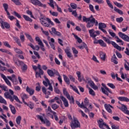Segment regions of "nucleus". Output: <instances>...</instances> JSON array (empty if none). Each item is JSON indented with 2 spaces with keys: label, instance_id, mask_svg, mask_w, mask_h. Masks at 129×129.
<instances>
[{
  "label": "nucleus",
  "instance_id": "nucleus-4",
  "mask_svg": "<svg viewBox=\"0 0 129 129\" xmlns=\"http://www.w3.org/2000/svg\"><path fill=\"white\" fill-rule=\"evenodd\" d=\"M40 22L43 26L46 27L47 28L50 27V24L51 26H54V23H53L49 18L43 17V19H42Z\"/></svg>",
  "mask_w": 129,
  "mask_h": 129
},
{
  "label": "nucleus",
  "instance_id": "nucleus-48",
  "mask_svg": "<svg viewBox=\"0 0 129 129\" xmlns=\"http://www.w3.org/2000/svg\"><path fill=\"white\" fill-rule=\"evenodd\" d=\"M89 94L91 95H92V96H95V92H94V91L92 89L89 88Z\"/></svg>",
  "mask_w": 129,
  "mask_h": 129
},
{
  "label": "nucleus",
  "instance_id": "nucleus-12",
  "mask_svg": "<svg viewBox=\"0 0 129 129\" xmlns=\"http://www.w3.org/2000/svg\"><path fill=\"white\" fill-rule=\"evenodd\" d=\"M36 117H37V118L40 119L41 121H42V122H43L44 123H46L47 126H50V125H51V123H50V121L47 119L44 120V119L43 118V116L40 115H36Z\"/></svg>",
  "mask_w": 129,
  "mask_h": 129
},
{
  "label": "nucleus",
  "instance_id": "nucleus-8",
  "mask_svg": "<svg viewBox=\"0 0 129 129\" xmlns=\"http://www.w3.org/2000/svg\"><path fill=\"white\" fill-rule=\"evenodd\" d=\"M102 85L104 87V88L103 87H102L101 90H102V93L104 94H105L106 95H107V96H108V95H109L108 92H109V93L112 94V92L111 91V90H109V89L108 88H107V86H105V85H104V84L102 83Z\"/></svg>",
  "mask_w": 129,
  "mask_h": 129
},
{
  "label": "nucleus",
  "instance_id": "nucleus-13",
  "mask_svg": "<svg viewBox=\"0 0 129 129\" xmlns=\"http://www.w3.org/2000/svg\"><path fill=\"white\" fill-rule=\"evenodd\" d=\"M0 24H1V28L2 29H10V24L8 22L3 21L2 18L0 19Z\"/></svg>",
  "mask_w": 129,
  "mask_h": 129
},
{
  "label": "nucleus",
  "instance_id": "nucleus-36",
  "mask_svg": "<svg viewBox=\"0 0 129 129\" xmlns=\"http://www.w3.org/2000/svg\"><path fill=\"white\" fill-rule=\"evenodd\" d=\"M25 36H26V37L27 38V39H28V40H29V41L31 42V43H34V39H33L31 35H30L29 34H28V33H25Z\"/></svg>",
  "mask_w": 129,
  "mask_h": 129
},
{
  "label": "nucleus",
  "instance_id": "nucleus-53",
  "mask_svg": "<svg viewBox=\"0 0 129 129\" xmlns=\"http://www.w3.org/2000/svg\"><path fill=\"white\" fill-rule=\"evenodd\" d=\"M86 82H87V83H89V84L90 85L93 82V81H92L91 80V79H90V78L86 77Z\"/></svg>",
  "mask_w": 129,
  "mask_h": 129
},
{
  "label": "nucleus",
  "instance_id": "nucleus-47",
  "mask_svg": "<svg viewBox=\"0 0 129 129\" xmlns=\"http://www.w3.org/2000/svg\"><path fill=\"white\" fill-rule=\"evenodd\" d=\"M20 39L22 43H24L25 42V35H24L22 33H20Z\"/></svg>",
  "mask_w": 129,
  "mask_h": 129
},
{
  "label": "nucleus",
  "instance_id": "nucleus-28",
  "mask_svg": "<svg viewBox=\"0 0 129 129\" xmlns=\"http://www.w3.org/2000/svg\"><path fill=\"white\" fill-rule=\"evenodd\" d=\"M63 80L66 82V83H67V84H68V85H69V84H70V80L69 79L68 77H67V76L65 75H63Z\"/></svg>",
  "mask_w": 129,
  "mask_h": 129
},
{
  "label": "nucleus",
  "instance_id": "nucleus-25",
  "mask_svg": "<svg viewBox=\"0 0 129 129\" xmlns=\"http://www.w3.org/2000/svg\"><path fill=\"white\" fill-rule=\"evenodd\" d=\"M21 98L22 99L23 102L25 103L26 102L25 101V99H28L29 98V97L28 96V95L23 93L21 94Z\"/></svg>",
  "mask_w": 129,
  "mask_h": 129
},
{
  "label": "nucleus",
  "instance_id": "nucleus-31",
  "mask_svg": "<svg viewBox=\"0 0 129 129\" xmlns=\"http://www.w3.org/2000/svg\"><path fill=\"white\" fill-rule=\"evenodd\" d=\"M24 104L30 107V109L34 108V104L32 102H29L28 103L25 102H24Z\"/></svg>",
  "mask_w": 129,
  "mask_h": 129
},
{
  "label": "nucleus",
  "instance_id": "nucleus-18",
  "mask_svg": "<svg viewBox=\"0 0 129 129\" xmlns=\"http://www.w3.org/2000/svg\"><path fill=\"white\" fill-rule=\"evenodd\" d=\"M60 98L63 101L65 107H68V106H69V103H68V100H67V99H66V98L64 97L63 96H60Z\"/></svg>",
  "mask_w": 129,
  "mask_h": 129
},
{
  "label": "nucleus",
  "instance_id": "nucleus-56",
  "mask_svg": "<svg viewBox=\"0 0 129 129\" xmlns=\"http://www.w3.org/2000/svg\"><path fill=\"white\" fill-rule=\"evenodd\" d=\"M71 7L73 9V10H76V9H77V5L75 3H71Z\"/></svg>",
  "mask_w": 129,
  "mask_h": 129
},
{
  "label": "nucleus",
  "instance_id": "nucleus-19",
  "mask_svg": "<svg viewBox=\"0 0 129 129\" xmlns=\"http://www.w3.org/2000/svg\"><path fill=\"white\" fill-rule=\"evenodd\" d=\"M89 33L90 34V37L92 38H95L97 36V35L95 34V30L94 29H92L89 30Z\"/></svg>",
  "mask_w": 129,
  "mask_h": 129
},
{
  "label": "nucleus",
  "instance_id": "nucleus-2",
  "mask_svg": "<svg viewBox=\"0 0 129 129\" xmlns=\"http://www.w3.org/2000/svg\"><path fill=\"white\" fill-rule=\"evenodd\" d=\"M83 22L87 23L86 25L87 28H92L95 23V18L90 20V18H87L86 16H83Z\"/></svg>",
  "mask_w": 129,
  "mask_h": 129
},
{
  "label": "nucleus",
  "instance_id": "nucleus-3",
  "mask_svg": "<svg viewBox=\"0 0 129 129\" xmlns=\"http://www.w3.org/2000/svg\"><path fill=\"white\" fill-rule=\"evenodd\" d=\"M14 62L15 63L17 66L20 67L21 66V69L22 71H26L28 69V66L27 64H25L24 61L20 60L19 59H17L15 57L13 58Z\"/></svg>",
  "mask_w": 129,
  "mask_h": 129
},
{
  "label": "nucleus",
  "instance_id": "nucleus-60",
  "mask_svg": "<svg viewBox=\"0 0 129 129\" xmlns=\"http://www.w3.org/2000/svg\"><path fill=\"white\" fill-rule=\"evenodd\" d=\"M16 26L18 29H21L22 28V26H21V25L20 24V21H19L18 19L16 20Z\"/></svg>",
  "mask_w": 129,
  "mask_h": 129
},
{
  "label": "nucleus",
  "instance_id": "nucleus-26",
  "mask_svg": "<svg viewBox=\"0 0 129 129\" xmlns=\"http://www.w3.org/2000/svg\"><path fill=\"white\" fill-rule=\"evenodd\" d=\"M104 107L108 112L109 113H112V110H111V109H110V105L105 104Z\"/></svg>",
  "mask_w": 129,
  "mask_h": 129
},
{
  "label": "nucleus",
  "instance_id": "nucleus-64",
  "mask_svg": "<svg viewBox=\"0 0 129 129\" xmlns=\"http://www.w3.org/2000/svg\"><path fill=\"white\" fill-rule=\"evenodd\" d=\"M80 26L82 28V31H83V32H86V27H85V26H84V25L81 24Z\"/></svg>",
  "mask_w": 129,
  "mask_h": 129
},
{
  "label": "nucleus",
  "instance_id": "nucleus-17",
  "mask_svg": "<svg viewBox=\"0 0 129 129\" xmlns=\"http://www.w3.org/2000/svg\"><path fill=\"white\" fill-rule=\"evenodd\" d=\"M64 52L68 58H70V59L73 58V55H72V53L70 52V48L69 47L64 49Z\"/></svg>",
  "mask_w": 129,
  "mask_h": 129
},
{
  "label": "nucleus",
  "instance_id": "nucleus-40",
  "mask_svg": "<svg viewBox=\"0 0 129 129\" xmlns=\"http://www.w3.org/2000/svg\"><path fill=\"white\" fill-rule=\"evenodd\" d=\"M90 86H91L93 89H94V90H97V89H98V87L95 85V84H94V82H93L91 84H90Z\"/></svg>",
  "mask_w": 129,
  "mask_h": 129
},
{
  "label": "nucleus",
  "instance_id": "nucleus-50",
  "mask_svg": "<svg viewBox=\"0 0 129 129\" xmlns=\"http://www.w3.org/2000/svg\"><path fill=\"white\" fill-rule=\"evenodd\" d=\"M0 103H4V104H7V101L2 97V96H0Z\"/></svg>",
  "mask_w": 129,
  "mask_h": 129
},
{
  "label": "nucleus",
  "instance_id": "nucleus-44",
  "mask_svg": "<svg viewBox=\"0 0 129 129\" xmlns=\"http://www.w3.org/2000/svg\"><path fill=\"white\" fill-rule=\"evenodd\" d=\"M126 63L124 64V67L126 71H129V62L125 60Z\"/></svg>",
  "mask_w": 129,
  "mask_h": 129
},
{
  "label": "nucleus",
  "instance_id": "nucleus-24",
  "mask_svg": "<svg viewBox=\"0 0 129 129\" xmlns=\"http://www.w3.org/2000/svg\"><path fill=\"white\" fill-rule=\"evenodd\" d=\"M63 94L66 95L68 99H69V100H71V97L70 96V95H69L68 92H67V91L66 90V89H63Z\"/></svg>",
  "mask_w": 129,
  "mask_h": 129
},
{
  "label": "nucleus",
  "instance_id": "nucleus-23",
  "mask_svg": "<svg viewBox=\"0 0 129 129\" xmlns=\"http://www.w3.org/2000/svg\"><path fill=\"white\" fill-rule=\"evenodd\" d=\"M44 78L45 79V81H47L49 87H48V89L49 90H50V91H52L53 90V87H52V84L50 82V80H49V79H48V78H46V77H44Z\"/></svg>",
  "mask_w": 129,
  "mask_h": 129
},
{
  "label": "nucleus",
  "instance_id": "nucleus-33",
  "mask_svg": "<svg viewBox=\"0 0 129 129\" xmlns=\"http://www.w3.org/2000/svg\"><path fill=\"white\" fill-rule=\"evenodd\" d=\"M98 43L100 44L102 47H106V43L103 41V40L100 39L98 40Z\"/></svg>",
  "mask_w": 129,
  "mask_h": 129
},
{
  "label": "nucleus",
  "instance_id": "nucleus-62",
  "mask_svg": "<svg viewBox=\"0 0 129 129\" xmlns=\"http://www.w3.org/2000/svg\"><path fill=\"white\" fill-rule=\"evenodd\" d=\"M69 78L70 79L71 81H73V82H75V78H74L72 75H68Z\"/></svg>",
  "mask_w": 129,
  "mask_h": 129
},
{
  "label": "nucleus",
  "instance_id": "nucleus-10",
  "mask_svg": "<svg viewBox=\"0 0 129 129\" xmlns=\"http://www.w3.org/2000/svg\"><path fill=\"white\" fill-rule=\"evenodd\" d=\"M98 122L100 128L106 129V127H108V125L106 124V123L103 122V120L102 119L99 120Z\"/></svg>",
  "mask_w": 129,
  "mask_h": 129
},
{
  "label": "nucleus",
  "instance_id": "nucleus-38",
  "mask_svg": "<svg viewBox=\"0 0 129 129\" xmlns=\"http://www.w3.org/2000/svg\"><path fill=\"white\" fill-rule=\"evenodd\" d=\"M23 18L25 19V21H27V22H33V20L27 15H23Z\"/></svg>",
  "mask_w": 129,
  "mask_h": 129
},
{
  "label": "nucleus",
  "instance_id": "nucleus-39",
  "mask_svg": "<svg viewBox=\"0 0 129 129\" xmlns=\"http://www.w3.org/2000/svg\"><path fill=\"white\" fill-rule=\"evenodd\" d=\"M114 10L115 11V12H116V13H118L119 15H123V12H122V11L117 9L116 7H114Z\"/></svg>",
  "mask_w": 129,
  "mask_h": 129
},
{
  "label": "nucleus",
  "instance_id": "nucleus-6",
  "mask_svg": "<svg viewBox=\"0 0 129 129\" xmlns=\"http://www.w3.org/2000/svg\"><path fill=\"white\" fill-rule=\"evenodd\" d=\"M71 127H72V129L80 127V122L78 121L77 118L74 117L73 120L71 122Z\"/></svg>",
  "mask_w": 129,
  "mask_h": 129
},
{
  "label": "nucleus",
  "instance_id": "nucleus-59",
  "mask_svg": "<svg viewBox=\"0 0 129 129\" xmlns=\"http://www.w3.org/2000/svg\"><path fill=\"white\" fill-rule=\"evenodd\" d=\"M84 104L86 106H87L89 104V100L87 98H85L84 99Z\"/></svg>",
  "mask_w": 129,
  "mask_h": 129
},
{
  "label": "nucleus",
  "instance_id": "nucleus-46",
  "mask_svg": "<svg viewBox=\"0 0 129 129\" xmlns=\"http://www.w3.org/2000/svg\"><path fill=\"white\" fill-rule=\"evenodd\" d=\"M0 88H2V90H4V91H8V87L5 85H2L0 84Z\"/></svg>",
  "mask_w": 129,
  "mask_h": 129
},
{
  "label": "nucleus",
  "instance_id": "nucleus-58",
  "mask_svg": "<svg viewBox=\"0 0 129 129\" xmlns=\"http://www.w3.org/2000/svg\"><path fill=\"white\" fill-rule=\"evenodd\" d=\"M116 21L117 23H121L123 21V18L122 17L117 18Z\"/></svg>",
  "mask_w": 129,
  "mask_h": 129
},
{
  "label": "nucleus",
  "instance_id": "nucleus-35",
  "mask_svg": "<svg viewBox=\"0 0 129 129\" xmlns=\"http://www.w3.org/2000/svg\"><path fill=\"white\" fill-rule=\"evenodd\" d=\"M50 112H51V113L53 114V112H55L52 110V109H51V107L48 106L47 109H46V113L47 115H51V113H50Z\"/></svg>",
  "mask_w": 129,
  "mask_h": 129
},
{
  "label": "nucleus",
  "instance_id": "nucleus-5",
  "mask_svg": "<svg viewBox=\"0 0 129 129\" xmlns=\"http://www.w3.org/2000/svg\"><path fill=\"white\" fill-rule=\"evenodd\" d=\"M103 39L106 43H107V44H111L112 46H113L114 48L115 49H117V50H118V51H121V47L117 45L114 41H111L109 39L105 37H102Z\"/></svg>",
  "mask_w": 129,
  "mask_h": 129
},
{
  "label": "nucleus",
  "instance_id": "nucleus-54",
  "mask_svg": "<svg viewBox=\"0 0 129 129\" xmlns=\"http://www.w3.org/2000/svg\"><path fill=\"white\" fill-rule=\"evenodd\" d=\"M9 14H7L8 17V19H9L11 21H13V20H15L16 18L13 16H11V14H10V12H9Z\"/></svg>",
  "mask_w": 129,
  "mask_h": 129
},
{
  "label": "nucleus",
  "instance_id": "nucleus-30",
  "mask_svg": "<svg viewBox=\"0 0 129 129\" xmlns=\"http://www.w3.org/2000/svg\"><path fill=\"white\" fill-rule=\"evenodd\" d=\"M100 54V57L101 59V60H103V61H105V53L102 52V51H100L99 52Z\"/></svg>",
  "mask_w": 129,
  "mask_h": 129
},
{
  "label": "nucleus",
  "instance_id": "nucleus-57",
  "mask_svg": "<svg viewBox=\"0 0 129 129\" xmlns=\"http://www.w3.org/2000/svg\"><path fill=\"white\" fill-rule=\"evenodd\" d=\"M114 4L115 6H116L118 8H122L123 6L120 3H118L116 2H114Z\"/></svg>",
  "mask_w": 129,
  "mask_h": 129
},
{
  "label": "nucleus",
  "instance_id": "nucleus-52",
  "mask_svg": "<svg viewBox=\"0 0 129 129\" xmlns=\"http://www.w3.org/2000/svg\"><path fill=\"white\" fill-rule=\"evenodd\" d=\"M51 107L53 110H56L57 108H59V105H57L56 104H53L51 105Z\"/></svg>",
  "mask_w": 129,
  "mask_h": 129
},
{
  "label": "nucleus",
  "instance_id": "nucleus-45",
  "mask_svg": "<svg viewBox=\"0 0 129 129\" xmlns=\"http://www.w3.org/2000/svg\"><path fill=\"white\" fill-rule=\"evenodd\" d=\"M70 87H71L72 88V89L74 90V91H75V92L78 93V94H80V93H79V91H78V89H77L76 86L73 87V86H72V85H70Z\"/></svg>",
  "mask_w": 129,
  "mask_h": 129
},
{
  "label": "nucleus",
  "instance_id": "nucleus-63",
  "mask_svg": "<svg viewBox=\"0 0 129 129\" xmlns=\"http://www.w3.org/2000/svg\"><path fill=\"white\" fill-rule=\"evenodd\" d=\"M15 5L17 6H20L21 3H20V0H12Z\"/></svg>",
  "mask_w": 129,
  "mask_h": 129
},
{
  "label": "nucleus",
  "instance_id": "nucleus-43",
  "mask_svg": "<svg viewBox=\"0 0 129 129\" xmlns=\"http://www.w3.org/2000/svg\"><path fill=\"white\" fill-rule=\"evenodd\" d=\"M21 120H22V116H18L16 118V123H17L18 125H20L21 124Z\"/></svg>",
  "mask_w": 129,
  "mask_h": 129
},
{
  "label": "nucleus",
  "instance_id": "nucleus-14",
  "mask_svg": "<svg viewBox=\"0 0 129 129\" xmlns=\"http://www.w3.org/2000/svg\"><path fill=\"white\" fill-rule=\"evenodd\" d=\"M109 33L110 35V36H111V37H115V39H117L116 42L117 43H121L122 45H123V44H124L123 41H122V40H121L120 39H119L118 36H116L114 32H112L111 31H109Z\"/></svg>",
  "mask_w": 129,
  "mask_h": 129
},
{
  "label": "nucleus",
  "instance_id": "nucleus-55",
  "mask_svg": "<svg viewBox=\"0 0 129 129\" xmlns=\"http://www.w3.org/2000/svg\"><path fill=\"white\" fill-rule=\"evenodd\" d=\"M106 3L109 8L111 9H113V6L112 4H111V3H110V1L109 0H106Z\"/></svg>",
  "mask_w": 129,
  "mask_h": 129
},
{
  "label": "nucleus",
  "instance_id": "nucleus-49",
  "mask_svg": "<svg viewBox=\"0 0 129 129\" xmlns=\"http://www.w3.org/2000/svg\"><path fill=\"white\" fill-rule=\"evenodd\" d=\"M89 8L91 12H92V13H93L94 14L95 13V11L94 10V7L92 5L90 4L89 5Z\"/></svg>",
  "mask_w": 129,
  "mask_h": 129
},
{
  "label": "nucleus",
  "instance_id": "nucleus-7",
  "mask_svg": "<svg viewBox=\"0 0 129 129\" xmlns=\"http://www.w3.org/2000/svg\"><path fill=\"white\" fill-rule=\"evenodd\" d=\"M118 103L119 104H121V107H118V106H117V108L121 110V111L124 112V113H125V114L129 115V110H127V107H126L124 104L120 103V102H118Z\"/></svg>",
  "mask_w": 129,
  "mask_h": 129
},
{
  "label": "nucleus",
  "instance_id": "nucleus-15",
  "mask_svg": "<svg viewBox=\"0 0 129 129\" xmlns=\"http://www.w3.org/2000/svg\"><path fill=\"white\" fill-rule=\"evenodd\" d=\"M118 35L120 38H121L124 41L126 42H129V36L125 35L124 33L122 32H118Z\"/></svg>",
  "mask_w": 129,
  "mask_h": 129
},
{
  "label": "nucleus",
  "instance_id": "nucleus-21",
  "mask_svg": "<svg viewBox=\"0 0 129 129\" xmlns=\"http://www.w3.org/2000/svg\"><path fill=\"white\" fill-rule=\"evenodd\" d=\"M111 62L114 63V64H118V61H117V58L116 57V56L115 54H113L111 59Z\"/></svg>",
  "mask_w": 129,
  "mask_h": 129
},
{
  "label": "nucleus",
  "instance_id": "nucleus-11",
  "mask_svg": "<svg viewBox=\"0 0 129 129\" xmlns=\"http://www.w3.org/2000/svg\"><path fill=\"white\" fill-rule=\"evenodd\" d=\"M47 72V74L50 77H54V75H55H55H59V72L55 70H53V71L52 70H48Z\"/></svg>",
  "mask_w": 129,
  "mask_h": 129
},
{
  "label": "nucleus",
  "instance_id": "nucleus-51",
  "mask_svg": "<svg viewBox=\"0 0 129 129\" xmlns=\"http://www.w3.org/2000/svg\"><path fill=\"white\" fill-rule=\"evenodd\" d=\"M74 37H75V39H76V40H77V41L78 42V43H79L80 44L81 43H82V39H81L80 38H79V37H78V36L75 35Z\"/></svg>",
  "mask_w": 129,
  "mask_h": 129
},
{
  "label": "nucleus",
  "instance_id": "nucleus-37",
  "mask_svg": "<svg viewBox=\"0 0 129 129\" xmlns=\"http://www.w3.org/2000/svg\"><path fill=\"white\" fill-rule=\"evenodd\" d=\"M3 8H4L5 12H6L7 14H9V11H8V9H9V5L8 4L4 3L3 4Z\"/></svg>",
  "mask_w": 129,
  "mask_h": 129
},
{
  "label": "nucleus",
  "instance_id": "nucleus-32",
  "mask_svg": "<svg viewBox=\"0 0 129 129\" xmlns=\"http://www.w3.org/2000/svg\"><path fill=\"white\" fill-rule=\"evenodd\" d=\"M14 40L16 41L17 44H18V46L20 47H22V44H21V41H20V39L18 37H13Z\"/></svg>",
  "mask_w": 129,
  "mask_h": 129
},
{
  "label": "nucleus",
  "instance_id": "nucleus-1",
  "mask_svg": "<svg viewBox=\"0 0 129 129\" xmlns=\"http://www.w3.org/2000/svg\"><path fill=\"white\" fill-rule=\"evenodd\" d=\"M4 96L7 99H10V100L13 102L14 100H16L17 102L19 103H22V102L19 99L18 96L14 95V91L11 89H9V92H6L4 93Z\"/></svg>",
  "mask_w": 129,
  "mask_h": 129
},
{
  "label": "nucleus",
  "instance_id": "nucleus-16",
  "mask_svg": "<svg viewBox=\"0 0 129 129\" xmlns=\"http://www.w3.org/2000/svg\"><path fill=\"white\" fill-rule=\"evenodd\" d=\"M49 32L51 34V35H55V36H58V37H61L62 34L61 33H60L58 31H56V28L53 27L51 28V30H49Z\"/></svg>",
  "mask_w": 129,
  "mask_h": 129
},
{
  "label": "nucleus",
  "instance_id": "nucleus-29",
  "mask_svg": "<svg viewBox=\"0 0 129 129\" xmlns=\"http://www.w3.org/2000/svg\"><path fill=\"white\" fill-rule=\"evenodd\" d=\"M118 99H119V100L120 101H126V102H129V99L125 97H119Z\"/></svg>",
  "mask_w": 129,
  "mask_h": 129
},
{
  "label": "nucleus",
  "instance_id": "nucleus-41",
  "mask_svg": "<svg viewBox=\"0 0 129 129\" xmlns=\"http://www.w3.org/2000/svg\"><path fill=\"white\" fill-rule=\"evenodd\" d=\"M35 40L37 42H38V45H41V46H43V42H42V40H41V39H40V37H36Z\"/></svg>",
  "mask_w": 129,
  "mask_h": 129
},
{
  "label": "nucleus",
  "instance_id": "nucleus-22",
  "mask_svg": "<svg viewBox=\"0 0 129 129\" xmlns=\"http://www.w3.org/2000/svg\"><path fill=\"white\" fill-rule=\"evenodd\" d=\"M78 48L80 49L81 50H83L84 48L86 49L87 53H88V47H87V45L85 43H83V45L81 46H78Z\"/></svg>",
  "mask_w": 129,
  "mask_h": 129
},
{
  "label": "nucleus",
  "instance_id": "nucleus-42",
  "mask_svg": "<svg viewBox=\"0 0 129 129\" xmlns=\"http://www.w3.org/2000/svg\"><path fill=\"white\" fill-rule=\"evenodd\" d=\"M76 74L78 77V80L80 81V82H81L82 81V78H81V73L80 72H77Z\"/></svg>",
  "mask_w": 129,
  "mask_h": 129
},
{
  "label": "nucleus",
  "instance_id": "nucleus-61",
  "mask_svg": "<svg viewBox=\"0 0 129 129\" xmlns=\"http://www.w3.org/2000/svg\"><path fill=\"white\" fill-rule=\"evenodd\" d=\"M50 14L53 16L54 17H57L58 16V13L55 12H52V11H49Z\"/></svg>",
  "mask_w": 129,
  "mask_h": 129
},
{
  "label": "nucleus",
  "instance_id": "nucleus-20",
  "mask_svg": "<svg viewBox=\"0 0 129 129\" xmlns=\"http://www.w3.org/2000/svg\"><path fill=\"white\" fill-rule=\"evenodd\" d=\"M26 91L30 94V95H33L35 93V90L33 89L30 88L29 86L26 87Z\"/></svg>",
  "mask_w": 129,
  "mask_h": 129
},
{
  "label": "nucleus",
  "instance_id": "nucleus-34",
  "mask_svg": "<svg viewBox=\"0 0 129 129\" xmlns=\"http://www.w3.org/2000/svg\"><path fill=\"white\" fill-rule=\"evenodd\" d=\"M106 28V25L104 23H99V29L101 30L102 29H105Z\"/></svg>",
  "mask_w": 129,
  "mask_h": 129
},
{
  "label": "nucleus",
  "instance_id": "nucleus-27",
  "mask_svg": "<svg viewBox=\"0 0 129 129\" xmlns=\"http://www.w3.org/2000/svg\"><path fill=\"white\" fill-rule=\"evenodd\" d=\"M9 107L13 114H16V113H17V110H16V108H15V106H13V105L10 104L9 105Z\"/></svg>",
  "mask_w": 129,
  "mask_h": 129
},
{
  "label": "nucleus",
  "instance_id": "nucleus-9",
  "mask_svg": "<svg viewBox=\"0 0 129 129\" xmlns=\"http://www.w3.org/2000/svg\"><path fill=\"white\" fill-rule=\"evenodd\" d=\"M30 3L34 6H38V7L46 8L47 6L45 4H43L39 0H30Z\"/></svg>",
  "mask_w": 129,
  "mask_h": 129
}]
</instances>
